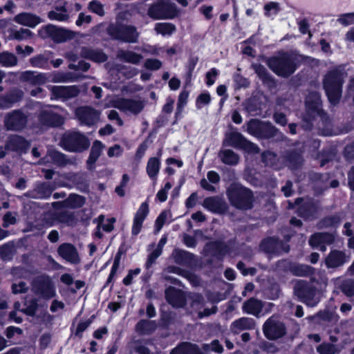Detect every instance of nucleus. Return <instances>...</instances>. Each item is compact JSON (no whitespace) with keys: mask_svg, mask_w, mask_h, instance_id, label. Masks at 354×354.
Wrapping results in <instances>:
<instances>
[{"mask_svg":"<svg viewBox=\"0 0 354 354\" xmlns=\"http://www.w3.org/2000/svg\"><path fill=\"white\" fill-rule=\"evenodd\" d=\"M299 59L297 55L284 53L269 59L268 65L277 75L287 77L295 72Z\"/></svg>","mask_w":354,"mask_h":354,"instance_id":"f257e3e1","label":"nucleus"},{"mask_svg":"<svg viewBox=\"0 0 354 354\" xmlns=\"http://www.w3.org/2000/svg\"><path fill=\"white\" fill-rule=\"evenodd\" d=\"M231 203L237 208L247 209L252 207V194L247 188L237 185H231L227 189Z\"/></svg>","mask_w":354,"mask_h":354,"instance_id":"f03ea898","label":"nucleus"},{"mask_svg":"<svg viewBox=\"0 0 354 354\" xmlns=\"http://www.w3.org/2000/svg\"><path fill=\"white\" fill-rule=\"evenodd\" d=\"M342 77L337 71L330 72L324 78V87L328 100L333 104L339 102L342 93Z\"/></svg>","mask_w":354,"mask_h":354,"instance_id":"7ed1b4c3","label":"nucleus"},{"mask_svg":"<svg viewBox=\"0 0 354 354\" xmlns=\"http://www.w3.org/2000/svg\"><path fill=\"white\" fill-rule=\"evenodd\" d=\"M110 106L127 114L138 115L144 109L145 102L140 98L115 97L110 101Z\"/></svg>","mask_w":354,"mask_h":354,"instance_id":"20e7f679","label":"nucleus"},{"mask_svg":"<svg viewBox=\"0 0 354 354\" xmlns=\"http://www.w3.org/2000/svg\"><path fill=\"white\" fill-rule=\"evenodd\" d=\"M61 144L63 148L72 152L82 151L89 146L88 139L79 132H67L64 133Z\"/></svg>","mask_w":354,"mask_h":354,"instance_id":"39448f33","label":"nucleus"},{"mask_svg":"<svg viewBox=\"0 0 354 354\" xmlns=\"http://www.w3.org/2000/svg\"><path fill=\"white\" fill-rule=\"evenodd\" d=\"M148 13L155 19H172L178 15V10L175 3L162 1L151 6Z\"/></svg>","mask_w":354,"mask_h":354,"instance_id":"423d86ee","label":"nucleus"},{"mask_svg":"<svg viewBox=\"0 0 354 354\" xmlns=\"http://www.w3.org/2000/svg\"><path fill=\"white\" fill-rule=\"evenodd\" d=\"M32 291L41 298L49 299L56 295L55 287L48 277L40 276L32 283Z\"/></svg>","mask_w":354,"mask_h":354,"instance_id":"0eeeda50","label":"nucleus"},{"mask_svg":"<svg viewBox=\"0 0 354 354\" xmlns=\"http://www.w3.org/2000/svg\"><path fill=\"white\" fill-rule=\"evenodd\" d=\"M109 34L115 39L134 43L137 41L138 33L132 26H117L111 25L108 28Z\"/></svg>","mask_w":354,"mask_h":354,"instance_id":"6e6552de","label":"nucleus"},{"mask_svg":"<svg viewBox=\"0 0 354 354\" xmlns=\"http://www.w3.org/2000/svg\"><path fill=\"white\" fill-rule=\"evenodd\" d=\"M263 333L270 339L282 337L286 333L284 324L277 317H270L263 324Z\"/></svg>","mask_w":354,"mask_h":354,"instance_id":"1a4fd4ad","label":"nucleus"},{"mask_svg":"<svg viewBox=\"0 0 354 354\" xmlns=\"http://www.w3.org/2000/svg\"><path fill=\"white\" fill-rule=\"evenodd\" d=\"M27 115L20 110H15L7 113L4 124L8 130L20 131L27 124Z\"/></svg>","mask_w":354,"mask_h":354,"instance_id":"9d476101","label":"nucleus"},{"mask_svg":"<svg viewBox=\"0 0 354 354\" xmlns=\"http://www.w3.org/2000/svg\"><path fill=\"white\" fill-rule=\"evenodd\" d=\"M295 294L309 306H315L319 301L316 297L317 290L309 287L303 281H298L295 286Z\"/></svg>","mask_w":354,"mask_h":354,"instance_id":"9b49d317","label":"nucleus"},{"mask_svg":"<svg viewBox=\"0 0 354 354\" xmlns=\"http://www.w3.org/2000/svg\"><path fill=\"white\" fill-rule=\"evenodd\" d=\"M43 38L50 37L57 42H63L73 37V33L65 29L59 28L53 25L42 27L39 31Z\"/></svg>","mask_w":354,"mask_h":354,"instance_id":"f8f14e48","label":"nucleus"},{"mask_svg":"<svg viewBox=\"0 0 354 354\" xmlns=\"http://www.w3.org/2000/svg\"><path fill=\"white\" fill-rule=\"evenodd\" d=\"M75 115L82 124L91 126L97 123L100 113L90 107H80L76 109Z\"/></svg>","mask_w":354,"mask_h":354,"instance_id":"ddd939ff","label":"nucleus"},{"mask_svg":"<svg viewBox=\"0 0 354 354\" xmlns=\"http://www.w3.org/2000/svg\"><path fill=\"white\" fill-rule=\"evenodd\" d=\"M149 205L147 202L141 203L136 212L132 224L131 233L138 235L142 227V224L149 214Z\"/></svg>","mask_w":354,"mask_h":354,"instance_id":"4468645a","label":"nucleus"},{"mask_svg":"<svg viewBox=\"0 0 354 354\" xmlns=\"http://www.w3.org/2000/svg\"><path fill=\"white\" fill-rule=\"evenodd\" d=\"M52 93V98L61 99L62 100L73 97L78 94L79 90L75 86H55L50 88Z\"/></svg>","mask_w":354,"mask_h":354,"instance_id":"2eb2a0df","label":"nucleus"},{"mask_svg":"<svg viewBox=\"0 0 354 354\" xmlns=\"http://www.w3.org/2000/svg\"><path fill=\"white\" fill-rule=\"evenodd\" d=\"M59 255L71 263H78L80 261L76 248L70 243H63L57 249Z\"/></svg>","mask_w":354,"mask_h":354,"instance_id":"dca6fc26","label":"nucleus"},{"mask_svg":"<svg viewBox=\"0 0 354 354\" xmlns=\"http://www.w3.org/2000/svg\"><path fill=\"white\" fill-rule=\"evenodd\" d=\"M306 111L310 118L319 115L322 112L319 95L317 92H311L306 99Z\"/></svg>","mask_w":354,"mask_h":354,"instance_id":"f3484780","label":"nucleus"},{"mask_svg":"<svg viewBox=\"0 0 354 354\" xmlns=\"http://www.w3.org/2000/svg\"><path fill=\"white\" fill-rule=\"evenodd\" d=\"M272 129L268 124L262 122L258 120H251L247 124V131L256 137H263L267 136V131Z\"/></svg>","mask_w":354,"mask_h":354,"instance_id":"a211bd4d","label":"nucleus"},{"mask_svg":"<svg viewBox=\"0 0 354 354\" xmlns=\"http://www.w3.org/2000/svg\"><path fill=\"white\" fill-rule=\"evenodd\" d=\"M39 120L43 125L48 127H57L63 123L62 118L49 108L41 111Z\"/></svg>","mask_w":354,"mask_h":354,"instance_id":"6ab92c4d","label":"nucleus"},{"mask_svg":"<svg viewBox=\"0 0 354 354\" xmlns=\"http://www.w3.org/2000/svg\"><path fill=\"white\" fill-rule=\"evenodd\" d=\"M334 240L332 234L328 233H317L311 236L309 243L313 248H319L325 251L326 245L330 244Z\"/></svg>","mask_w":354,"mask_h":354,"instance_id":"aec40b11","label":"nucleus"},{"mask_svg":"<svg viewBox=\"0 0 354 354\" xmlns=\"http://www.w3.org/2000/svg\"><path fill=\"white\" fill-rule=\"evenodd\" d=\"M68 163L65 156L55 150L48 149L46 156L41 160L40 164L50 165L54 164L58 166L65 165Z\"/></svg>","mask_w":354,"mask_h":354,"instance_id":"412c9836","label":"nucleus"},{"mask_svg":"<svg viewBox=\"0 0 354 354\" xmlns=\"http://www.w3.org/2000/svg\"><path fill=\"white\" fill-rule=\"evenodd\" d=\"M165 295L167 301L174 307H182L185 303V294L172 287H169L165 290Z\"/></svg>","mask_w":354,"mask_h":354,"instance_id":"4be33fe9","label":"nucleus"},{"mask_svg":"<svg viewBox=\"0 0 354 354\" xmlns=\"http://www.w3.org/2000/svg\"><path fill=\"white\" fill-rule=\"evenodd\" d=\"M261 248L268 253H280L282 251L285 252L288 251L287 246L283 245L281 242L274 238L264 240L261 245Z\"/></svg>","mask_w":354,"mask_h":354,"instance_id":"5701e85b","label":"nucleus"},{"mask_svg":"<svg viewBox=\"0 0 354 354\" xmlns=\"http://www.w3.org/2000/svg\"><path fill=\"white\" fill-rule=\"evenodd\" d=\"M14 21L19 24L30 28H34L41 22L38 16L29 12H22L16 15Z\"/></svg>","mask_w":354,"mask_h":354,"instance_id":"b1692460","label":"nucleus"},{"mask_svg":"<svg viewBox=\"0 0 354 354\" xmlns=\"http://www.w3.org/2000/svg\"><path fill=\"white\" fill-rule=\"evenodd\" d=\"M203 206L207 210L216 213H222L226 209L225 202L218 197L206 198L203 201Z\"/></svg>","mask_w":354,"mask_h":354,"instance_id":"393cba45","label":"nucleus"},{"mask_svg":"<svg viewBox=\"0 0 354 354\" xmlns=\"http://www.w3.org/2000/svg\"><path fill=\"white\" fill-rule=\"evenodd\" d=\"M263 304L261 300L251 298L243 304V311L245 313L259 317L263 309Z\"/></svg>","mask_w":354,"mask_h":354,"instance_id":"a878e982","label":"nucleus"},{"mask_svg":"<svg viewBox=\"0 0 354 354\" xmlns=\"http://www.w3.org/2000/svg\"><path fill=\"white\" fill-rule=\"evenodd\" d=\"M347 261V257L342 252L332 251L326 259V264L328 268H336L343 265Z\"/></svg>","mask_w":354,"mask_h":354,"instance_id":"bb28decb","label":"nucleus"},{"mask_svg":"<svg viewBox=\"0 0 354 354\" xmlns=\"http://www.w3.org/2000/svg\"><path fill=\"white\" fill-rule=\"evenodd\" d=\"M21 79L32 84H42L46 82L47 78L46 74L35 71H27L21 74Z\"/></svg>","mask_w":354,"mask_h":354,"instance_id":"cd10ccee","label":"nucleus"},{"mask_svg":"<svg viewBox=\"0 0 354 354\" xmlns=\"http://www.w3.org/2000/svg\"><path fill=\"white\" fill-rule=\"evenodd\" d=\"M245 138L240 133L232 131L226 133L225 138L223 140V145L240 148Z\"/></svg>","mask_w":354,"mask_h":354,"instance_id":"c85d7f7f","label":"nucleus"},{"mask_svg":"<svg viewBox=\"0 0 354 354\" xmlns=\"http://www.w3.org/2000/svg\"><path fill=\"white\" fill-rule=\"evenodd\" d=\"M160 160L158 158L151 157L148 160L146 166V171L151 180H156L157 179V176L160 169Z\"/></svg>","mask_w":354,"mask_h":354,"instance_id":"c756f323","label":"nucleus"},{"mask_svg":"<svg viewBox=\"0 0 354 354\" xmlns=\"http://www.w3.org/2000/svg\"><path fill=\"white\" fill-rule=\"evenodd\" d=\"M24 93L22 91L19 89L13 90L1 100V105L4 108L12 106L15 103L20 101Z\"/></svg>","mask_w":354,"mask_h":354,"instance_id":"7c9ffc66","label":"nucleus"},{"mask_svg":"<svg viewBox=\"0 0 354 354\" xmlns=\"http://www.w3.org/2000/svg\"><path fill=\"white\" fill-rule=\"evenodd\" d=\"M171 354H202V353L196 345L185 342L174 348Z\"/></svg>","mask_w":354,"mask_h":354,"instance_id":"2f4dec72","label":"nucleus"},{"mask_svg":"<svg viewBox=\"0 0 354 354\" xmlns=\"http://www.w3.org/2000/svg\"><path fill=\"white\" fill-rule=\"evenodd\" d=\"M81 55L83 57L88 58L95 62H103L106 61V56L100 50H94L84 48L81 51Z\"/></svg>","mask_w":354,"mask_h":354,"instance_id":"473e14b6","label":"nucleus"},{"mask_svg":"<svg viewBox=\"0 0 354 354\" xmlns=\"http://www.w3.org/2000/svg\"><path fill=\"white\" fill-rule=\"evenodd\" d=\"M218 157L226 165H236L239 160V156L230 149L221 150Z\"/></svg>","mask_w":354,"mask_h":354,"instance_id":"72a5a7b5","label":"nucleus"},{"mask_svg":"<svg viewBox=\"0 0 354 354\" xmlns=\"http://www.w3.org/2000/svg\"><path fill=\"white\" fill-rule=\"evenodd\" d=\"M94 223L98 224L102 230L106 232H111L114 228V223L115 222V218H105L104 215H100L97 218L93 221Z\"/></svg>","mask_w":354,"mask_h":354,"instance_id":"f704fd0d","label":"nucleus"},{"mask_svg":"<svg viewBox=\"0 0 354 354\" xmlns=\"http://www.w3.org/2000/svg\"><path fill=\"white\" fill-rule=\"evenodd\" d=\"M254 326L253 319L248 317L240 318L232 323V329L235 333L242 330L250 329Z\"/></svg>","mask_w":354,"mask_h":354,"instance_id":"c9c22d12","label":"nucleus"},{"mask_svg":"<svg viewBox=\"0 0 354 354\" xmlns=\"http://www.w3.org/2000/svg\"><path fill=\"white\" fill-rule=\"evenodd\" d=\"M118 57L126 62L133 64H138L142 59V56L141 55L132 51L126 50H120L118 53Z\"/></svg>","mask_w":354,"mask_h":354,"instance_id":"e433bc0d","label":"nucleus"},{"mask_svg":"<svg viewBox=\"0 0 354 354\" xmlns=\"http://www.w3.org/2000/svg\"><path fill=\"white\" fill-rule=\"evenodd\" d=\"M48 16L50 20L59 21H67L69 17L67 10L64 6L55 8V10L48 12Z\"/></svg>","mask_w":354,"mask_h":354,"instance_id":"4c0bfd02","label":"nucleus"},{"mask_svg":"<svg viewBox=\"0 0 354 354\" xmlns=\"http://www.w3.org/2000/svg\"><path fill=\"white\" fill-rule=\"evenodd\" d=\"M290 272L295 276L306 277L312 273V268L306 265L293 264L290 268Z\"/></svg>","mask_w":354,"mask_h":354,"instance_id":"58836bf2","label":"nucleus"},{"mask_svg":"<svg viewBox=\"0 0 354 354\" xmlns=\"http://www.w3.org/2000/svg\"><path fill=\"white\" fill-rule=\"evenodd\" d=\"M154 29L158 34L169 36L175 31L176 28L174 25L170 23H157Z\"/></svg>","mask_w":354,"mask_h":354,"instance_id":"ea45409f","label":"nucleus"},{"mask_svg":"<svg viewBox=\"0 0 354 354\" xmlns=\"http://www.w3.org/2000/svg\"><path fill=\"white\" fill-rule=\"evenodd\" d=\"M104 147L103 144L100 141H95L91 148L90 156L88 160V164L94 163L100 156L102 150Z\"/></svg>","mask_w":354,"mask_h":354,"instance_id":"a19ab883","label":"nucleus"},{"mask_svg":"<svg viewBox=\"0 0 354 354\" xmlns=\"http://www.w3.org/2000/svg\"><path fill=\"white\" fill-rule=\"evenodd\" d=\"M17 57L12 53L4 52L0 53V64L6 67H11L17 64Z\"/></svg>","mask_w":354,"mask_h":354,"instance_id":"79ce46f5","label":"nucleus"},{"mask_svg":"<svg viewBox=\"0 0 354 354\" xmlns=\"http://www.w3.org/2000/svg\"><path fill=\"white\" fill-rule=\"evenodd\" d=\"M53 190V188L49 183L41 184L35 189L37 192L35 197L40 198H48L51 194Z\"/></svg>","mask_w":354,"mask_h":354,"instance_id":"37998d69","label":"nucleus"},{"mask_svg":"<svg viewBox=\"0 0 354 354\" xmlns=\"http://www.w3.org/2000/svg\"><path fill=\"white\" fill-rule=\"evenodd\" d=\"M84 199L79 195H70L69 197L64 201V205L71 208L79 207L83 205Z\"/></svg>","mask_w":354,"mask_h":354,"instance_id":"c03bdc74","label":"nucleus"},{"mask_svg":"<svg viewBox=\"0 0 354 354\" xmlns=\"http://www.w3.org/2000/svg\"><path fill=\"white\" fill-rule=\"evenodd\" d=\"M30 62L32 66L40 68H48V58L44 57L42 55H39L35 57H32L30 59Z\"/></svg>","mask_w":354,"mask_h":354,"instance_id":"a18cd8bd","label":"nucleus"},{"mask_svg":"<svg viewBox=\"0 0 354 354\" xmlns=\"http://www.w3.org/2000/svg\"><path fill=\"white\" fill-rule=\"evenodd\" d=\"M155 328V324L152 321L142 320L136 326V329L141 333H149Z\"/></svg>","mask_w":354,"mask_h":354,"instance_id":"49530a36","label":"nucleus"},{"mask_svg":"<svg viewBox=\"0 0 354 354\" xmlns=\"http://www.w3.org/2000/svg\"><path fill=\"white\" fill-rule=\"evenodd\" d=\"M188 97L189 93L187 91H183L180 93L177 103V109L176 113V117L180 115L183 110V108L185 107L187 102Z\"/></svg>","mask_w":354,"mask_h":354,"instance_id":"de8ad7c7","label":"nucleus"},{"mask_svg":"<svg viewBox=\"0 0 354 354\" xmlns=\"http://www.w3.org/2000/svg\"><path fill=\"white\" fill-rule=\"evenodd\" d=\"M171 216L169 211H163L157 218L155 224V230L158 233L160 231L168 218Z\"/></svg>","mask_w":354,"mask_h":354,"instance_id":"09e8293b","label":"nucleus"},{"mask_svg":"<svg viewBox=\"0 0 354 354\" xmlns=\"http://www.w3.org/2000/svg\"><path fill=\"white\" fill-rule=\"evenodd\" d=\"M211 102V96L208 92L200 94L196 101V106L198 109H201L203 106L207 105Z\"/></svg>","mask_w":354,"mask_h":354,"instance_id":"8fccbe9b","label":"nucleus"},{"mask_svg":"<svg viewBox=\"0 0 354 354\" xmlns=\"http://www.w3.org/2000/svg\"><path fill=\"white\" fill-rule=\"evenodd\" d=\"M265 14L268 17H274L279 11V5L276 2H269L264 6Z\"/></svg>","mask_w":354,"mask_h":354,"instance_id":"3c124183","label":"nucleus"},{"mask_svg":"<svg viewBox=\"0 0 354 354\" xmlns=\"http://www.w3.org/2000/svg\"><path fill=\"white\" fill-rule=\"evenodd\" d=\"M88 10L99 16L104 15V6L98 1H92L88 4Z\"/></svg>","mask_w":354,"mask_h":354,"instance_id":"603ef678","label":"nucleus"},{"mask_svg":"<svg viewBox=\"0 0 354 354\" xmlns=\"http://www.w3.org/2000/svg\"><path fill=\"white\" fill-rule=\"evenodd\" d=\"M253 68L259 75V77L262 79L263 82H266L269 80L270 77L265 67L259 64L253 65Z\"/></svg>","mask_w":354,"mask_h":354,"instance_id":"864d4df0","label":"nucleus"},{"mask_svg":"<svg viewBox=\"0 0 354 354\" xmlns=\"http://www.w3.org/2000/svg\"><path fill=\"white\" fill-rule=\"evenodd\" d=\"M203 349L205 351H213L216 353H221L223 351V346L219 344L218 341L214 340L210 344H204Z\"/></svg>","mask_w":354,"mask_h":354,"instance_id":"5fc2aeb1","label":"nucleus"},{"mask_svg":"<svg viewBox=\"0 0 354 354\" xmlns=\"http://www.w3.org/2000/svg\"><path fill=\"white\" fill-rule=\"evenodd\" d=\"M262 158L266 165L274 166L277 156L274 153L268 151L263 153Z\"/></svg>","mask_w":354,"mask_h":354,"instance_id":"6e6d98bb","label":"nucleus"},{"mask_svg":"<svg viewBox=\"0 0 354 354\" xmlns=\"http://www.w3.org/2000/svg\"><path fill=\"white\" fill-rule=\"evenodd\" d=\"M338 21L344 26L354 24V12L342 15L338 19Z\"/></svg>","mask_w":354,"mask_h":354,"instance_id":"4d7b16f0","label":"nucleus"},{"mask_svg":"<svg viewBox=\"0 0 354 354\" xmlns=\"http://www.w3.org/2000/svg\"><path fill=\"white\" fill-rule=\"evenodd\" d=\"M218 74V71L214 68L210 69L206 73V84L207 86H210L214 84Z\"/></svg>","mask_w":354,"mask_h":354,"instance_id":"13d9d810","label":"nucleus"},{"mask_svg":"<svg viewBox=\"0 0 354 354\" xmlns=\"http://www.w3.org/2000/svg\"><path fill=\"white\" fill-rule=\"evenodd\" d=\"M317 351L321 354H334L335 352V347L329 344H323L317 347Z\"/></svg>","mask_w":354,"mask_h":354,"instance_id":"bf43d9fd","label":"nucleus"},{"mask_svg":"<svg viewBox=\"0 0 354 354\" xmlns=\"http://www.w3.org/2000/svg\"><path fill=\"white\" fill-rule=\"evenodd\" d=\"M161 66V62L156 59H148L145 63V66L150 70H158Z\"/></svg>","mask_w":354,"mask_h":354,"instance_id":"052dcab7","label":"nucleus"},{"mask_svg":"<svg viewBox=\"0 0 354 354\" xmlns=\"http://www.w3.org/2000/svg\"><path fill=\"white\" fill-rule=\"evenodd\" d=\"M28 290V286L26 283L19 281L15 283L12 286V290L14 294H19L26 292Z\"/></svg>","mask_w":354,"mask_h":354,"instance_id":"680f3d73","label":"nucleus"},{"mask_svg":"<svg viewBox=\"0 0 354 354\" xmlns=\"http://www.w3.org/2000/svg\"><path fill=\"white\" fill-rule=\"evenodd\" d=\"M140 271V268L129 270L128 274L123 279L124 284L126 286L130 285L132 283L133 277L138 275Z\"/></svg>","mask_w":354,"mask_h":354,"instance_id":"e2e57ef3","label":"nucleus"},{"mask_svg":"<svg viewBox=\"0 0 354 354\" xmlns=\"http://www.w3.org/2000/svg\"><path fill=\"white\" fill-rule=\"evenodd\" d=\"M32 32L28 29L21 28L14 33V37L19 40L26 39L31 36Z\"/></svg>","mask_w":354,"mask_h":354,"instance_id":"0e129e2a","label":"nucleus"},{"mask_svg":"<svg viewBox=\"0 0 354 354\" xmlns=\"http://www.w3.org/2000/svg\"><path fill=\"white\" fill-rule=\"evenodd\" d=\"M240 148L243 149L250 153H257L258 152V147H257V145L249 142L248 140H247L245 139Z\"/></svg>","mask_w":354,"mask_h":354,"instance_id":"69168bd1","label":"nucleus"},{"mask_svg":"<svg viewBox=\"0 0 354 354\" xmlns=\"http://www.w3.org/2000/svg\"><path fill=\"white\" fill-rule=\"evenodd\" d=\"M22 333V330L20 328L15 326H9L7 328L6 331V335L8 338L10 339L13 337L15 334L21 335Z\"/></svg>","mask_w":354,"mask_h":354,"instance_id":"338daca9","label":"nucleus"},{"mask_svg":"<svg viewBox=\"0 0 354 354\" xmlns=\"http://www.w3.org/2000/svg\"><path fill=\"white\" fill-rule=\"evenodd\" d=\"M122 149L118 145H115L112 147H110L108 151V156L109 157L119 156L122 154Z\"/></svg>","mask_w":354,"mask_h":354,"instance_id":"774afa93","label":"nucleus"}]
</instances>
